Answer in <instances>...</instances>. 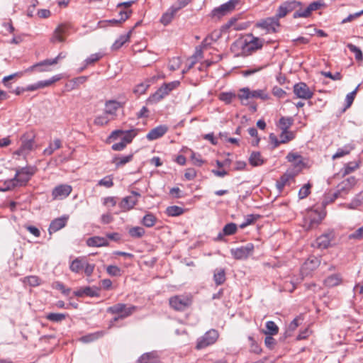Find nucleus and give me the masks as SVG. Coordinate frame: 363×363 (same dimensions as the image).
Listing matches in <instances>:
<instances>
[{"instance_id": "obj_5", "label": "nucleus", "mask_w": 363, "mask_h": 363, "mask_svg": "<svg viewBox=\"0 0 363 363\" xmlns=\"http://www.w3.org/2000/svg\"><path fill=\"white\" fill-rule=\"evenodd\" d=\"M35 167H25L16 169V177L18 180L20 186H26L35 172Z\"/></svg>"}, {"instance_id": "obj_8", "label": "nucleus", "mask_w": 363, "mask_h": 363, "mask_svg": "<svg viewBox=\"0 0 363 363\" xmlns=\"http://www.w3.org/2000/svg\"><path fill=\"white\" fill-rule=\"evenodd\" d=\"M242 52L250 53L263 46V40L257 37H253L250 41L245 40L240 42Z\"/></svg>"}, {"instance_id": "obj_14", "label": "nucleus", "mask_w": 363, "mask_h": 363, "mask_svg": "<svg viewBox=\"0 0 363 363\" xmlns=\"http://www.w3.org/2000/svg\"><path fill=\"white\" fill-rule=\"evenodd\" d=\"M60 79L61 76L60 74L55 75L49 79L39 81L35 84H30L25 87V89L26 90V91H33L38 89H43L47 86H50L55 82L59 81Z\"/></svg>"}, {"instance_id": "obj_45", "label": "nucleus", "mask_w": 363, "mask_h": 363, "mask_svg": "<svg viewBox=\"0 0 363 363\" xmlns=\"http://www.w3.org/2000/svg\"><path fill=\"white\" fill-rule=\"evenodd\" d=\"M352 149L353 147L350 145H347L344 146L342 148H339L337 149L335 154L333 155V159L335 160L337 158H340L345 155H347L351 152Z\"/></svg>"}, {"instance_id": "obj_58", "label": "nucleus", "mask_w": 363, "mask_h": 363, "mask_svg": "<svg viewBox=\"0 0 363 363\" xmlns=\"http://www.w3.org/2000/svg\"><path fill=\"white\" fill-rule=\"evenodd\" d=\"M258 217V215H247L245 218V220L240 225V228L243 229L246 228L247 225L252 224Z\"/></svg>"}, {"instance_id": "obj_34", "label": "nucleus", "mask_w": 363, "mask_h": 363, "mask_svg": "<svg viewBox=\"0 0 363 363\" xmlns=\"http://www.w3.org/2000/svg\"><path fill=\"white\" fill-rule=\"evenodd\" d=\"M184 209L177 206H170L166 208L165 213L168 216L175 217L184 213Z\"/></svg>"}, {"instance_id": "obj_38", "label": "nucleus", "mask_w": 363, "mask_h": 363, "mask_svg": "<svg viewBox=\"0 0 363 363\" xmlns=\"http://www.w3.org/2000/svg\"><path fill=\"white\" fill-rule=\"evenodd\" d=\"M133 155L130 154L125 156H118L116 157L113 160V162L115 163L116 167H120L125 164L126 163L130 162L133 160Z\"/></svg>"}, {"instance_id": "obj_6", "label": "nucleus", "mask_w": 363, "mask_h": 363, "mask_svg": "<svg viewBox=\"0 0 363 363\" xmlns=\"http://www.w3.org/2000/svg\"><path fill=\"white\" fill-rule=\"evenodd\" d=\"M254 249V244L248 242L245 245L237 248H232L230 253L236 259H245L253 253Z\"/></svg>"}, {"instance_id": "obj_11", "label": "nucleus", "mask_w": 363, "mask_h": 363, "mask_svg": "<svg viewBox=\"0 0 363 363\" xmlns=\"http://www.w3.org/2000/svg\"><path fill=\"white\" fill-rule=\"evenodd\" d=\"M72 188L68 184H60L52 191V199L62 200L67 198L72 192Z\"/></svg>"}, {"instance_id": "obj_29", "label": "nucleus", "mask_w": 363, "mask_h": 363, "mask_svg": "<svg viewBox=\"0 0 363 363\" xmlns=\"http://www.w3.org/2000/svg\"><path fill=\"white\" fill-rule=\"evenodd\" d=\"M225 279V271L224 269H216L214 271L213 280L217 286L223 284Z\"/></svg>"}, {"instance_id": "obj_61", "label": "nucleus", "mask_w": 363, "mask_h": 363, "mask_svg": "<svg viewBox=\"0 0 363 363\" xmlns=\"http://www.w3.org/2000/svg\"><path fill=\"white\" fill-rule=\"evenodd\" d=\"M249 340L250 341V352L255 354H260L262 350L254 338L249 337Z\"/></svg>"}, {"instance_id": "obj_12", "label": "nucleus", "mask_w": 363, "mask_h": 363, "mask_svg": "<svg viewBox=\"0 0 363 363\" xmlns=\"http://www.w3.org/2000/svg\"><path fill=\"white\" fill-rule=\"evenodd\" d=\"M140 197V193L133 191L131 195L125 196L122 199L119 204L120 208L124 211L133 208Z\"/></svg>"}, {"instance_id": "obj_46", "label": "nucleus", "mask_w": 363, "mask_h": 363, "mask_svg": "<svg viewBox=\"0 0 363 363\" xmlns=\"http://www.w3.org/2000/svg\"><path fill=\"white\" fill-rule=\"evenodd\" d=\"M103 57V55L101 52L94 53L91 54L89 57H88L85 60V65L84 67H82L80 69V72L84 70V69L89 65L94 64V62L99 61L101 57Z\"/></svg>"}, {"instance_id": "obj_60", "label": "nucleus", "mask_w": 363, "mask_h": 363, "mask_svg": "<svg viewBox=\"0 0 363 363\" xmlns=\"http://www.w3.org/2000/svg\"><path fill=\"white\" fill-rule=\"evenodd\" d=\"M363 238V225L348 235L350 240H360Z\"/></svg>"}, {"instance_id": "obj_16", "label": "nucleus", "mask_w": 363, "mask_h": 363, "mask_svg": "<svg viewBox=\"0 0 363 363\" xmlns=\"http://www.w3.org/2000/svg\"><path fill=\"white\" fill-rule=\"evenodd\" d=\"M168 130V127L165 125H160L152 128L146 135V138L150 140H155L162 137Z\"/></svg>"}, {"instance_id": "obj_63", "label": "nucleus", "mask_w": 363, "mask_h": 363, "mask_svg": "<svg viewBox=\"0 0 363 363\" xmlns=\"http://www.w3.org/2000/svg\"><path fill=\"white\" fill-rule=\"evenodd\" d=\"M273 335H266L264 339V345L269 350H274L277 345L276 340L272 337Z\"/></svg>"}, {"instance_id": "obj_15", "label": "nucleus", "mask_w": 363, "mask_h": 363, "mask_svg": "<svg viewBox=\"0 0 363 363\" xmlns=\"http://www.w3.org/2000/svg\"><path fill=\"white\" fill-rule=\"evenodd\" d=\"M356 179L354 177H350L346 179L341 182L337 186V189L339 191L343 197L347 195L352 187L356 184Z\"/></svg>"}, {"instance_id": "obj_23", "label": "nucleus", "mask_w": 363, "mask_h": 363, "mask_svg": "<svg viewBox=\"0 0 363 363\" xmlns=\"http://www.w3.org/2000/svg\"><path fill=\"white\" fill-rule=\"evenodd\" d=\"M133 32V29H130L127 34L121 35L118 39L115 40L111 46L113 50H118L120 49L126 42H128L130 38V35Z\"/></svg>"}, {"instance_id": "obj_47", "label": "nucleus", "mask_w": 363, "mask_h": 363, "mask_svg": "<svg viewBox=\"0 0 363 363\" xmlns=\"http://www.w3.org/2000/svg\"><path fill=\"white\" fill-rule=\"evenodd\" d=\"M156 217L152 213H147L142 220V223L147 228L152 227L156 222Z\"/></svg>"}, {"instance_id": "obj_3", "label": "nucleus", "mask_w": 363, "mask_h": 363, "mask_svg": "<svg viewBox=\"0 0 363 363\" xmlns=\"http://www.w3.org/2000/svg\"><path fill=\"white\" fill-rule=\"evenodd\" d=\"M240 2V0H229L228 2L221 4L220 6L213 9L211 11V16L219 19L232 12Z\"/></svg>"}, {"instance_id": "obj_4", "label": "nucleus", "mask_w": 363, "mask_h": 363, "mask_svg": "<svg viewBox=\"0 0 363 363\" xmlns=\"http://www.w3.org/2000/svg\"><path fill=\"white\" fill-rule=\"evenodd\" d=\"M218 337V333L214 329L207 331L202 337L197 340L196 349L201 350L213 345Z\"/></svg>"}, {"instance_id": "obj_9", "label": "nucleus", "mask_w": 363, "mask_h": 363, "mask_svg": "<svg viewBox=\"0 0 363 363\" xmlns=\"http://www.w3.org/2000/svg\"><path fill=\"white\" fill-rule=\"evenodd\" d=\"M323 4L320 1H313L311 3L306 9H302L300 7L298 10H296L294 14V18H308L311 16V13L314 11L318 10Z\"/></svg>"}, {"instance_id": "obj_62", "label": "nucleus", "mask_w": 363, "mask_h": 363, "mask_svg": "<svg viewBox=\"0 0 363 363\" xmlns=\"http://www.w3.org/2000/svg\"><path fill=\"white\" fill-rule=\"evenodd\" d=\"M23 73H24V72H18L13 73L12 74H10L9 76H6L3 78L2 82L4 83L5 86L9 87L10 84L9 83V81L13 79L16 77H22L23 75Z\"/></svg>"}, {"instance_id": "obj_28", "label": "nucleus", "mask_w": 363, "mask_h": 363, "mask_svg": "<svg viewBox=\"0 0 363 363\" xmlns=\"http://www.w3.org/2000/svg\"><path fill=\"white\" fill-rule=\"evenodd\" d=\"M104 335V331H98L96 333H90L86 335H84L79 338V340L84 343L91 342L94 340H98L99 338L103 337Z\"/></svg>"}, {"instance_id": "obj_31", "label": "nucleus", "mask_w": 363, "mask_h": 363, "mask_svg": "<svg viewBox=\"0 0 363 363\" xmlns=\"http://www.w3.org/2000/svg\"><path fill=\"white\" fill-rule=\"evenodd\" d=\"M62 146V142L60 139H55L53 143H50L49 146L43 151L45 155H51L55 150H58Z\"/></svg>"}, {"instance_id": "obj_33", "label": "nucleus", "mask_w": 363, "mask_h": 363, "mask_svg": "<svg viewBox=\"0 0 363 363\" xmlns=\"http://www.w3.org/2000/svg\"><path fill=\"white\" fill-rule=\"evenodd\" d=\"M279 333V328L274 321L269 320L266 323V330L263 333L266 335H275Z\"/></svg>"}, {"instance_id": "obj_44", "label": "nucleus", "mask_w": 363, "mask_h": 363, "mask_svg": "<svg viewBox=\"0 0 363 363\" xmlns=\"http://www.w3.org/2000/svg\"><path fill=\"white\" fill-rule=\"evenodd\" d=\"M145 230L142 227L136 226L129 229L128 233L133 238H140L145 235Z\"/></svg>"}, {"instance_id": "obj_19", "label": "nucleus", "mask_w": 363, "mask_h": 363, "mask_svg": "<svg viewBox=\"0 0 363 363\" xmlns=\"http://www.w3.org/2000/svg\"><path fill=\"white\" fill-rule=\"evenodd\" d=\"M67 29L68 28L66 25L60 24L54 30L52 36L50 38V41L52 43L64 42L65 38L63 37V35L66 34Z\"/></svg>"}, {"instance_id": "obj_1", "label": "nucleus", "mask_w": 363, "mask_h": 363, "mask_svg": "<svg viewBox=\"0 0 363 363\" xmlns=\"http://www.w3.org/2000/svg\"><path fill=\"white\" fill-rule=\"evenodd\" d=\"M169 303L174 310L184 311L191 306L192 298L189 295H175L169 298Z\"/></svg>"}, {"instance_id": "obj_25", "label": "nucleus", "mask_w": 363, "mask_h": 363, "mask_svg": "<svg viewBox=\"0 0 363 363\" xmlns=\"http://www.w3.org/2000/svg\"><path fill=\"white\" fill-rule=\"evenodd\" d=\"M136 363H159V359L155 353L147 352L141 355Z\"/></svg>"}, {"instance_id": "obj_48", "label": "nucleus", "mask_w": 363, "mask_h": 363, "mask_svg": "<svg viewBox=\"0 0 363 363\" xmlns=\"http://www.w3.org/2000/svg\"><path fill=\"white\" fill-rule=\"evenodd\" d=\"M359 162L357 161H352V162H347L344 166L343 174L344 175L349 174L352 173V172H354L357 168H359Z\"/></svg>"}, {"instance_id": "obj_32", "label": "nucleus", "mask_w": 363, "mask_h": 363, "mask_svg": "<svg viewBox=\"0 0 363 363\" xmlns=\"http://www.w3.org/2000/svg\"><path fill=\"white\" fill-rule=\"evenodd\" d=\"M112 119V117H110L104 112L101 115H99L94 118V123L96 125L104 126L107 125Z\"/></svg>"}, {"instance_id": "obj_49", "label": "nucleus", "mask_w": 363, "mask_h": 363, "mask_svg": "<svg viewBox=\"0 0 363 363\" xmlns=\"http://www.w3.org/2000/svg\"><path fill=\"white\" fill-rule=\"evenodd\" d=\"M124 136L121 139V142L125 144V145H127V144H129L132 142L133 138L136 136L137 133L135 132V130L131 129L128 130H124Z\"/></svg>"}, {"instance_id": "obj_21", "label": "nucleus", "mask_w": 363, "mask_h": 363, "mask_svg": "<svg viewBox=\"0 0 363 363\" xmlns=\"http://www.w3.org/2000/svg\"><path fill=\"white\" fill-rule=\"evenodd\" d=\"M34 138L33 135L29 137L27 135H23L21 138V150H25L26 152L32 150L35 143Z\"/></svg>"}, {"instance_id": "obj_26", "label": "nucleus", "mask_w": 363, "mask_h": 363, "mask_svg": "<svg viewBox=\"0 0 363 363\" xmlns=\"http://www.w3.org/2000/svg\"><path fill=\"white\" fill-rule=\"evenodd\" d=\"M342 282V277L340 274H334L332 275L328 276L325 280H324V284L325 286L328 287H334Z\"/></svg>"}, {"instance_id": "obj_22", "label": "nucleus", "mask_w": 363, "mask_h": 363, "mask_svg": "<svg viewBox=\"0 0 363 363\" xmlns=\"http://www.w3.org/2000/svg\"><path fill=\"white\" fill-rule=\"evenodd\" d=\"M119 102L114 100H111L106 103L104 112L110 117L113 118V116H116V111L119 108Z\"/></svg>"}, {"instance_id": "obj_51", "label": "nucleus", "mask_w": 363, "mask_h": 363, "mask_svg": "<svg viewBox=\"0 0 363 363\" xmlns=\"http://www.w3.org/2000/svg\"><path fill=\"white\" fill-rule=\"evenodd\" d=\"M237 230L238 226L234 223H229L226 224L223 228V234L225 236L234 235L237 232Z\"/></svg>"}, {"instance_id": "obj_30", "label": "nucleus", "mask_w": 363, "mask_h": 363, "mask_svg": "<svg viewBox=\"0 0 363 363\" xmlns=\"http://www.w3.org/2000/svg\"><path fill=\"white\" fill-rule=\"evenodd\" d=\"M294 123V119L292 117H284L282 116L279 121V126L281 131H289V129Z\"/></svg>"}, {"instance_id": "obj_24", "label": "nucleus", "mask_w": 363, "mask_h": 363, "mask_svg": "<svg viewBox=\"0 0 363 363\" xmlns=\"http://www.w3.org/2000/svg\"><path fill=\"white\" fill-rule=\"evenodd\" d=\"M249 162L252 167H258L262 165L265 162V160L259 152L253 151L250 155Z\"/></svg>"}, {"instance_id": "obj_20", "label": "nucleus", "mask_w": 363, "mask_h": 363, "mask_svg": "<svg viewBox=\"0 0 363 363\" xmlns=\"http://www.w3.org/2000/svg\"><path fill=\"white\" fill-rule=\"evenodd\" d=\"M86 245L89 247H103L108 245L106 238L94 236L87 239Z\"/></svg>"}, {"instance_id": "obj_40", "label": "nucleus", "mask_w": 363, "mask_h": 363, "mask_svg": "<svg viewBox=\"0 0 363 363\" xmlns=\"http://www.w3.org/2000/svg\"><path fill=\"white\" fill-rule=\"evenodd\" d=\"M99 291L100 289L96 286L83 287V292L84 293V296L89 297H99L100 295Z\"/></svg>"}, {"instance_id": "obj_59", "label": "nucleus", "mask_w": 363, "mask_h": 363, "mask_svg": "<svg viewBox=\"0 0 363 363\" xmlns=\"http://www.w3.org/2000/svg\"><path fill=\"white\" fill-rule=\"evenodd\" d=\"M311 185L308 183L305 184L298 191V197L300 199L306 198L311 193L310 189Z\"/></svg>"}, {"instance_id": "obj_57", "label": "nucleus", "mask_w": 363, "mask_h": 363, "mask_svg": "<svg viewBox=\"0 0 363 363\" xmlns=\"http://www.w3.org/2000/svg\"><path fill=\"white\" fill-rule=\"evenodd\" d=\"M106 272L112 277H120L121 275V269L116 265H108L106 267Z\"/></svg>"}, {"instance_id": "obj_27", "label": "nucleus", "mask_w": 363, "mask_h": 363, "mask_svg": "<svg viewBox=\"0 0 363 363\" xmlns=\"http://www.w3.org/2000/svg\"><path fill=\"white\" fill-rule=\"evenodd\" d=\"M83 260L84 258L82 257L75 258L69 265L70 270L74 273L81 272L84 267L85 262Z\"/></svg>"}, {"instance_id": "obj_41", "label": "nucleus", "mask_w": 363, "mask_h": 363, "mask_svg": "<svg viewBox=\"0 0 363 363\" xmlns=\"http://www.w3.org/2000/svg\"><path fill=\"white\" fill-rule=\"evenodd\" d=\"M252 91L248 87H244L240 89V93L237 95L242 104H246L244 101L252 99Z\"/></svg>"}, {"instance_id": "obj_42", "label": "nucleus", "mask_w": 363, "mask_h": 363, "mask_svg": "<svg viewBox=\"0 0 363 363\" xmlns=\"http://www.w3.org/2000/svg\"><path fill=\"white\" fill-rule=\"evenodd\" d=\"M67 314L65 313H50L46 315L45 318L47 320L54 322V323H60L65 320L67 317Z\"/></svg>"}, {"instance_id": "obj_50", "label": "nucleus", "mask_w": 363, "mask_h": 363, "mask_svg": "<svg viewBox=\"0 0 363 363\" xmlns=\"http://www.w3.org/2000/svg\"><path fill=\"white\" fill-rule=\"evenodd\" d=\"M236 97L237 95L233 92H222L220 94L219 99L224 101L226 104H230Z\"/></svg>"}, {"instance_id": "obj_10", "label": "nucleus", "mask_w": 363, "mask_h": 363, "mask_svg": "<svg viewBox=\"0 0 363 363\" xmlns=\"http://www.w3.org/2000/svg\"><path fill=\"white\" fill-rule=\"evenodd\" d=\"M294 93L297 98L303 99H310L313 93L311 91L308 86L304 82H299L294 86Z\"/></svg>"}, {"instance_id": "obj_36", "label": "nucleus", "mask_w": 363, "mask_h": 363, "mask_svg": "<svg viewBox=\"0 0 363 363\" xmlns=\"http://www.w3.org/2000/svg\"><path fill=\"white\" fill-rule=\"evenodd\" d=\"M165 97L164 94L162 92L160 88H159L154 94H151L147 99V104H157Z\"/></svg>"}, {"instance_id": "obj_37", "label": "nucleus", "mask_w": 363, "mask_h": 363, "mask_svg": "<svg viewBox=\"0 0 363 363\" xmlns=\"http://www.w3.org/2000/svg\"><path fill=\"white\" fill-rule=\"evenodd\" d=\"M330 244L329 235H322L316 239V245L319 248L326 249Z\"/></svg>"}, {"instance_id": "obj_2", "label": "nucleus", "mask_w": 363, "mask_h": 363, "mask_svg": "<svg viewBox=\"0 0 363 363\" xmlns=\"http://www.w3.org/2000/svg\"><path fill=\"white\" fill-rule=\"evenodd\" d=\"M137 309L135 306H128L125 303H118L107 308V312L111 314L120 315L122 318H126L131 315Z\"/></svg>"}, {"instance_id": "obj_39", "label": "nucleus", "mask_w": 363, "mask_h": 363, "mask_svg": "<svg viewBox=\"0 0 363 363\" xmlns=\"http://www.w3.org/2000/svg\"><path fill=\"white\" fill-rule=\"evenodd\" d=\"M16 186H20V184H18V180L16 177L15 174L13 178L7 180L4 182V187L1 188V191H9L14 189Z\"/></svg>"}, {"instance_id": "obj_53", "label": "nucleus", "mask_w": 363, "mask_h": 363, "mask_svg": "<svg viewBox=\"0 0 363 363\" xmlns=\"http://www.w3.org/2000/svg\"><path fill=\"white\" fill-rule=\"evenodd\" d=\"M286 159L289 162L294 163L296 166L302 164V157L298 153L289 152L286 156Z\"/></svg>"}, {"instance_id": "obj_55", "label": "nucleus", "mask_w": 363, "mask_h": 363, "mask_svg": "<svg viewBox=\"0 0 363 363\" xmlns=\"http://www.w3.org/2000/svg\"><path fill=\"white\" fill-rule=\"evenodd\" d=\"M295 135L292 131H281L279 135L280 142L282 143H286L294 138Z\"/></svg>"}, {"instance_id": "obj_54", "label": "nucleus", "mask_w": 363, "mask_h": 363, "mask_svg": "<svg viewBox=\"0 0 363 363\" xmlns=\"http://www.w3.org/2000/svg\"><path fill=\"white\" fill-rule=\"evenodd\" d=\"M251 96H252V98H258L263 101H267L270 99L269 94L262 89H257V90L252 91Z\"/></svg>"}, {"instance_id": "obj_13", "label": "nucleus", "mask_w": 363, "mask_h": 363, "mask_svg": "<svg viewBox=\"0 0 363 363\" xmlns=\"http://www.w3.org/2000/svg\"><path fill=\"white\" fill-rule=\"evenodd\" d=\"M279 20V18L275 15L274 16L262 20L257 26L265 29L269 33H275L277 32V28L280 26Z\"/></svg>"}, {"instance_id": "obj_64", "label": "nucleus", "mask_w": 363, "mask_h": 363, "mask_svg": "<svg viewBox=\"0 0 363 363\" xmlns=\"http://www.w3.org/2000/svg\"><path fill=\"white\" fill-rule=\"evenodd\" d=\"M116 203L117 198L114 196H108L103 199V204L108 208L115 206Z\"/></svg>"}, {"instance_id": "obj_43", "label": "nucleus", "mask_w": 363, "mask_h": 363, "mask_svg": "<svg viewBox=\"0 0 363 363\" xmlns=\"http://www.w3.org/2000/svg\"><path fill=\"white\" fill-rule=\"evenodd\" d=\"M291 178V176L289 174H284L277 181L276 186L279 192L282 191L284 187L289 182V180Z\"/></svg>"}, {"instance_id": "obj_56", "label": "nucleus", "mask_w": 363, "mask_h": 363, "mask_svg": "<svg viewBox=\"0 0 363 363\" xmlns=\"http://www.w3.org/2000/svg\"><path fill=\"white\" fill-rule=\"evenodd\" d=\"M347 48L350 52L354 54L357 60H362L363 59L362 52L359 48L351 43L347 45Z\"/></svg>"}, {"instance_id": "obj_7", "label": "nucleus", "mask_w": 363, "mask_h": 363, "mask_svg": "<svg viewBox=\"0 0 363 363\" xmlns=\"http://www.w3.org/2000/svg\"><path fill=\"white\" fill-rule=\"evenodd\" d=\"M302 5L301 1L296 0L286 1L283 2L277 9L276 16L279 18L285 17L289 13L296 9Z\"/></svg>"}, {"instance_id": "obj_35", "label": "nucleus", "mask_w": 363, "mask_h": 363, "mask_svg": "<svg viewBox=\"0 0 363 363\" xmlns=\"http://www.w3.org/2000/svg\"><path fill=\"white\" fill-rule=\"evenodd\" d=\"M177 11H174V9L171 6L167 12L162 14L160 22L163 25L167 26L172 21Z\"/></svg>"}, {"instance_id": "obj_17", "label": "nucleus", "mask_w": 363, "mask_h": 363, "mask_svg": "<svg viewBox=\"0 0 363 363\" xmlns=\"http://www.w3.org/2000/svg\"><path fill=\"white\" fill-rule=\"evenodd\" d=\"M69 217L63 216L62 217L54 219L50 224L48 230L50 234L55 233L63 228L67 223Z\"/></svg>"}, {"instance_id": "obj_18", "label": "nucleus", "mask_w": 363, "mask_h": 363, "mask_svg": "<svg viewBox=\"0 0 363 363\" xmlns=\"http://www.w3.org/2000/svg\"><path fill=\"white\" fill-rule=\"evenodd\" d=\"M60 57V55H58L56 57L53 59H46L38 63H35V65H37V71L39 72L50 71V69L49 68V67L51 65H56L58 62Z\"/></svg>"}, {"instance_id": "obj_52", "label": "nucleus", "mask_w": 363, "mask_h": 363, "mask_svg": "<svg viewBox=\"0 0 363 363\" xmlns=\"http://www.w3.org/2000/svg\"><path fill=\"white\" fill-rule=\"evenodd\" d=\"M150 86V84L149 81L141 82L135 86L133 91L136 94L141 95L145 93V91H147Z\"/></svg>"}]
</instances>
